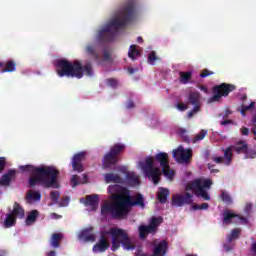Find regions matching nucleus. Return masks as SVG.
Wrapping results in <instances>:
<instances>
[{
    "label": "nucleus",
    "mask_w": 256,
    "mask_h": 256,
    "mask_svg": "<svg viewBox=\"0 0 256 256\" xmlns=\"http://www.w3.org/2000/svg\"><path fill=\"white\" fill-rule=\"evenodd\" d=\"M201 91H205L206 93H207V87H205V86H201Z\"/></svg>",
    "instance_id": "obj_64"
},
{
    "label": "nucleus",
    "mask_w": 256,
    "mask_h": 256,
    "mask_svg": "<svg viewBox=\"0 0 256 256\" xmlns=\"http://www.w3.org/2000/svg\"><path fill=\"white\" fill-rule=\"evenodd\" d=\"M193 77V73L191 72H180V83L183 85H187L189 83V80Z\"/></svg>",
    "instance_id": "obj_34"
},
{
    "label": "nucleus",
    "mask_w": 256,
    "mask_h": 256,
    "mask_svg": "<svg viewBox=\"0 0 256 256\" xmlns=\"http://www.w3.org/2000/svg\"><path fill=\"white\" fill-rule=\"evenodd\" d=\"M139 52L137 50V46L131 45L128 51V57L132 60H135V57H138Z\"/></svg>",
    "instance_id": "obj_37"
},
{
    "label": "nucleus",
    "mask_w": 256,
    "mask_h": 256,
    "mask_svg": "<svg viewBox=\"0 0 256 256\" xmlns=\"http://www.w3.org/2000/svg\"><path fill=\"white\" fill-rule=\"evenodd\" d=\"M63 239L62 233H53L50 239V245L54 249H59L61 247V240Z\"/></svg>",
    "instance_id": "obj_23"
},
{
    "label": "nucleus",
    "mask_w": 256,
    "mask_h": 256,
    "mask_svg": "<svg viewBox=\"0 0 256 256\" xmlns=\"http://www.w3.org/2000/svg\"><path fill=\"white\" fill-rule=\"evenodd\" d=\"M104 179L107 183H123V178L118 174L107 173L105 174Z\"/></svg>",
    "instance_id": "obj_25"
},
{
    "label": "nucleus",
    "mask_w": 256,
    "mask_h": 256,
    "mask_svg": "<svg viewBox=\"0 0 256 256\" xmlns=\"http://www.w3.org/2000/svg\"><path fill=\"white\" fill-rule=\"evenodd\" d=\"M137 42H138V43H143V37L139 36V37L137 38Z\"/></svg>",
    "instance_id": "obj_62"
},
{
    "label": "nucleus",
    "mask_w": 256,
    "mask_h": 256,
    "mask_svg": "<svg viewBox=\"0 0 256 256\" xmlns=\"http://www.w3.org/2000/svg\"><path fill=\"white\" fill-rule=\"evenodd\" d=\"M191 209L193 211L207 210V209H209V203L193 204L191 206Z\"/></svg>",
    "instance_id": "obj_39"
},
{
    "label": "nucleus",
    "mask_w": 256,
    "mask_h": 256,
    "mask_svg": "<svg viewBox=\"0 0 256 256\" xmlns=\"http://www.w3.org/2000/svg\"><path fill=\"white\" fill-rule=\"evenodd\" d=\"M103 59L104 61H109V59H111V53H109V50H104Z\"/></svg>",
    "instance_id": "obj_53"
},
{
    "label": "nucleus",
    "mask_w": 256,
    "mask_h": 256,
    "mask_svg": "<svg viewBox=\"0 0 256 256\" xmlns=\"http://www.w3.org/2000/svg\"><path fill=\"white\" fill-rule=\"evenodd\" d=\"M110 213L114 219H125V211L121 202L113 200L112 204H104L101 207V215H107Z\"/></svg>",
    "instance_id": "obj_8"
},
{
    "label": "nucleus",
    "mask_w": 256,
    "mask_h": 256,
    "mask_svg": "<svg viewBox=\"0 0 256 256\" xmlns=\"http://www.w3.org/2000/svg\"><path fill=\"white\" fill-rule=\"evenodd\" d=\"M6 165H7V162L5 161V158L0 157V173H3V171H5Z\"/></svg>",
    "instance_id": "obj_52"
},
{
    "label": "nucleus",
    "mask_w": 256,
    "mask_h": 256,
    "mask_svg": "<svg viewBox=\"0 0 256 256\" xmlns=\"http://www.w3.org/2000/svg\"><path fill=\"white\" fill-rule=\"evenodd\" d=\"M55 67L56 73L60 77H76V79H82L84 73L88 77H93V66L91 63L83 66L79 60L70 62L67 59H59L56 61Z\"/></svg>",
    "instance_id": "obj_5"
},
{
    "label": "nucleus",
    "mask_w": 256,
    "mask_h": 256,
    "mask_svg": "<svg viewBox=\"0 0 256 256\" xmlns=\"http://www.w3.org/2000/svg\"><path fill=\"white\" fill-rule=\"evenodd\" d=\"M25 199L27 203H31V201H41V192L28 190Z\"/></svg>",
    "instance_id": "obj_24"
},
{
    "label": "nucleus",
    "mask_w": 256,
    "mask_h": 256,
    "mask_svg": "<svg viewBox=\"0 0 256 256\" xmlns=\"http://www.w3.org/2000/svg\"><path fill=\"white\" fill-rule=\"evenodd\" d=\"M106 84L108 85V87H112V89H117L119 81L115 78H108L106 79Z\"/></svg>",
    "instance_id": "obj_40"
},
{
    "label": "nucleus",
    "mask_w": 256,
    "mask_h": 256,
    "mask_svg": "<svg viewBox=\"0 0 256 256\" xmlns=\"http://www.w3.org/2000/svg\"><path fill=\"white\" fill-rule=\"evenodd\" d=\"M224 151L225 165H231L233 161V146H229Z\"/></svg>",
    "instance_id": "obj_28"
},
{
    "label": "nucleus",
    "mask_w": 256,
    "mask_h": 256,
    "mask_svg": "<svg viewBox=\"0 0 256 256\" xmlns=\"http://www.w3.org/2000/svg\"><path fill=\"white\" fill-rule=\"evenodd\" d=\"M221 199L223 203H226V205H233V198L231 197L230 193H227L225 191H221Z\"/></svg>",
    "instance_id": "obj_35"
},
{
    "label": "nucleus",
    "mask_w": 256,
    "mask_h": 256,
    "mask_svg": "<svg viewBox=\"0 0 256 256\" xmlns=\"http://www.w3.org/2000/svg\"><path fill=\"white\" fill-rule=\"evenodd\" d=\"M163 223V218L162 217H152L151 221L149 223V229H152L155 233L157 231V227Z\"/></svg>",
    "instance_id": "obj_31"
},
{
    "label": "nucleus",
    "mask_w": 256,
    "mask_h": 256,
    "mask_svg": "<svg viewBox=\"0 0 256 256\" xmlns=\"http://www.w3.org/2000/svg\"><path fill=\"white\" fill-rule=\"evenodd\" d=\"M173 157L178 163H189L193 159V150L191 148L184 149L183 146L173 150Z\"/></svg>",
    "instance_id": "obj_12"
},
{
    "label": "nucleus",
    "mask_w": 256,
    "mask_h": 256,
    "mask_svg": "<svg viewBox=\"0 0 256 256\" xmlns=\"http://www.w3.org/2000/svg\"><path fill=\"white\" fill-rule=\"evenodd\" d=\"M133 201V196L129 193L128 196L126 197L125 201L122 204V207L124 209V215L127 217L129 215V212L131 211V207H141L142 209L145 208V200L143 199L142 194H137L134 197Z\"/></svg>",
    "instance_id": "obj_11"
},
{
    "label": "nucleus",
    "mask_w": 256,
    "mask_h": 256,
    "mask_svg": "<svg viewBox=\"0 0 256 256\" xmlns=\"http://www.w3.org/2000/svg\"><path fill=\"white\" fill-rule=\"evenodd\" d=\"M52 216H53L55 219H61V215H58L57 213H52Z\"/></svg>",
    "instance_id": "obj_60"
},
{
    "label": "nucleus",
    "mask_w": 256,
    "mask_h": 256,
    "mask_svg": "<svg viewBox=\"0 0 256 256\" xmlns=\"http://www.w3.org/2000/svg\"><path fill=\"white\" fill-rule=\"evenodd\" d=\"M155 61H157V53H155V51H151L148 54V63L150 65H155Z\"/></svg>",
    "instance_id": "obj_44"
},
{
    "label": "nucleus",
    "mask_w": 256,
    "mask_h": 256,
    "mask_svg": "<svg viewBox=\"0 0 256 256\" xmlns=\"http://www.w3.org/2000/svg\"><path fill=\"white\" fill-rule=\"evenodd\" d=\"M78 237L83 241H86V242L90 241L91 243H93V241H95V234H93V227L83 229L80 232Z\"/></svg>",
    "instance_id": "obj_17"
},
{
    "label": "nucleus",
    "mask_w": 256,
    "mask_h": 256,
    "mask_svg": "<svg viewBox=\"0 0 256 256\" xmlns=\"http://www.w3.org/2000/svg\"><path fill=\"white\" fill-rule=\"evenodd\" d=\"M188 103L194 107H201V94L197 91L190 92L188 95Z\"/></svg>",
    "instance_id": "obj_19"
},
{
    "label": "nucleus",
    "mask_w": 256,
    "mask_h": 256,
    "mask_svg": "<svg viewBox=\"0 0 256 256\" xmlns=\"http://www.w3.org/2000/svg\"><path fill=\"white\" fill-rule=\"evenodd\" d=\"M108 193L112 195L113 201H116V203L120 202V204L123 205L130 192L129 189L121 185L114 184L108 187Z\"/></svg>",
    "instance_id": "obj_10"
},
{
    "label": "nucleus",
    "mask_w": 256,
    "mask_h": 256,
    "mask_svg": "<svg viewBox=\"0 0 256 256\" xmlns=\"http://www.w3.org/2000/svg\"><path fill=\"white\" fill-rule=\"evenodd\" d=\"M133 107H135V103L133 102V100H129L126 104V108L133 109Z\"/></svg>",
    "instance_id": "obj_55"
},
{
    "label": "nucleus",
    "mask_w": 256,
    "mask_h": 256,
    "mask_svg": "<svg viewBox=\"0 0 256 256\" xmlns=\"http://www.w3.org/2000/svg\"><path fill=\"white\" fill-rule=\"evenodd\" d=\"M50 197H51V200L53 201V203L57 204V203H59V199L61 197V194L59 193V191H52L50 193Z\"/></svg>",
    "instance_id": "obj_43"
},
{
    "label": "nucleus",
    "mask_w": 256,
    "mask_h": 256,
    "mask_svg": "<svg viewBox=\"0 0 256 256\" xmlns=\"http://www.w3.org/2000/svg\"><path fill=\"white\" fill-rule=\"evenodd\" d=\"M249 145L247 144V142L240 140L238 141L234 146H232L233 151H235V153H237L238 155H245V153L247 152Z\"/></svg>",
    "instance_id": "obj_21"
},
{
    "label": "nucleus",
    "mask_w": 256,
    "mask_h": 256,
    "mask_svg": "<svg viewBox=\"0 0 256 256\" xmlns=\"http://www.w3.org/2000/svg\"><path fill=\"white\" fill-rule=\"evenodd\" d=\"M136 5L135 1H127L108 22V24L98 32L97 39L100 43H111L115 41L119 29L127 27L135 19Z\"/></svg>",
    "instance_id": "obj_1"
},
{
    "label": "nucleus",
    "mask_w": 256,
    "mask_h": 256,
    "mask_svg": "<svg viewBox=\"0 0 256 256\" xmlns=\"http://www.w3.org/2000/svg\"><path fill=\"white\" fill-rule=\"evenodd\" d=\"M201 111V106H194V108L188 112V119H192L196 113H199Z\"/></svg>",
    "instance_id": "obj_46"
},
{
    "label": "nucleus",
    "mask_w": 256,
    "mask_h": 256,
    "mask_svg": "<svg viewBox=\"0 0 256 256\" xmlns=\"http://www.w3.org/2000/svg\"><path fill=\"white\" fill-rule=\"evenodd\" d=\"M155 160L160 163V167H155ZM155 160L153 157L148 156L144 162H140V167L144 173L146 179H151L155 185H159L161 181V175L167 177V179H173L175 177V172L169 166V154L166 152H160L156 154Z\"/></svg>",
    "instance_id": "obj_4"
},
{
    "label": "nucleus",
    "mask_w": 256,
    "mask_h": 256,
    "mask_svg": "<svg viewBox=\"0 0 256 256\" xmlns=\"http://www.w3.org/2000/svg\"><path fill=\"white\" fill-rule=\"evenodd\" d=\"M20 171L23 173H31L28 180L30 188L35 187L37 183L46 189H59V170L54 166L36 167L31 164L20 166Z\"/></svg>",
    "instance_id": "obj_2"
},
{
    "label": "nucleus",
    "mask_w": 256,
    "mask_h": 256,
    "mask_svg": "<svg viewBox=\"0 0 256 256\" xmlns=\"http://www.w3.org/2000/svg\"><path fill=\"white\" fill-rule=\"evenodd\" d=\"M212 161H214V163H217L218 165H221V163H224L225 165V158L222 156L213 157Z\"/></svg>",
    "instance_id": "obj_47"
},
{
    "label": "nucleus",
    "mask_w": 256,
    "mask_h": 256,
    "mask_svg": "<svg viewBox=\"0 0 256 256\" xmlns=\"http://www.w3.org/2000/svg\"><path fill=\"white\" fill-rule=\"evenodd\" d=\"M86 53L91 55V57H93L96 61L99 59V54L95 51V47H93V45H88L86 47Z\"/></svg>",
    "instance_id": "obj_38"
},
{
    "label": "nucleus",
    "mask_w": 256,
    "mask_h": 256,
    "mask_svg": "<svg viewBox=\"0 0 256 256\" xmlns=\"http://www.w3.org/2000/svg\"><path fill=\"white\" fill-rule=\"evenodd\" d=\"M245 159H255L256 157V150L247 148L245 152Z\"/></svg>",
    "instance_id": "obj_45"
},
{
    "label": "nucleus",
    "mask_w": 256,
    "mask_h": 256,
    "mask_svg": "<svg viewBox=\"0 0 256 256\" xmlns=\"http://www.w3.org/2000/svg\"><path fill=\"white\" fill-rule=\"evenodd\" d=\"M165 253H167V241L162 240L155 246L152 256H165Z\"/></svg>",
    "instance_id": "obj_20"
},
{
    "label": "nucleus",
    "mask_w": 256,
    "mask_h": 256,
    "mask_svg": "<svg viewBox=\"0 0 256 256\" xmlns=\"http://www.w3.org/2000/svg\"><path fill=\"white\" fill-rule=\"evenodd\" d=\"M85 152H79L73 156L72 159V169L78 173H83V161L85 160Z\"/></svg>",
    "instance_id": "obj_15"
},
{
    "label": "nucleus",
    "mask_w": 256,
    "mask_h": 256,
    "mask_svg": "<svg viewBox=\"0 0 256 256\" xmlns=\"http://www.w3.org/2000/svg\"><path fill=\"white\" fill-rule=\"evenodd\" d=\"M156 197L159 203H162V204L167 203V198L169 197V190L163 187L159 188V192Z\"/></svg>",
    "instance_id": "obj_26"
},
{
    "label": "nucleus",
    "mask_w": 256,
    "mask_h": 256,
    "mask_svg": "<svg viewBox=\"0 0 256 256\" xmlns=\"http://www.w3.org/2000/svg\"><path fill=\"white\" fill-rule=\"evenodd\" d=\"M58 204L59 207H67V205H69V197H64Z\"/></svg>",
    "instance_id": "obj_50"
},
{
    "label": "nucleus",
    "mask_w": 256,
    "mask_h": 256,
    "mask_svg": "<svg viewBox=\"0 0 256 256\" xmlns=\"http://www.w3.org/2000/svg\"><path fill=\"white\" fill-rule=\"evenodd\" d=\"M17 69V63L15 60H9L6 62L5 67L2 69V73H13Z\"/></svg>",
    "instance_id": "obj_30"
},
{
    "label": "nucleus",
    "mask_w": 256,
    "mask_h": 256,
    "mask_svg": "<svg viewBox=\"0 0 256 256\" xmlns=\"http://www.w3.org/2000/svg\"><path fill=\"white\" fill-rule=\"evenodd\" d=\"M253 107H255V102H251L250 105H248V106L242 105L241 111H240L241 115L243 117H245L247 111H251V109H253Z\"/></svg>",
    "instance_id": "obj_41"
},
{
    "label": "nucleus",
    "mask_w": 256,
    "mask_h": 256,
    "mask_svg": "<svg viewBox=\"0 0 256 256\" xmlns=\"http://www.w3.org/2000/svg\"><path fill=\"white\" fill-rule=\"evenodd\" d=\"M47 256H57V253L54 250H51L46 253Z\"/></svg>",
    "instance_id": "obj_57"
},
{
    "label": "nucleus",
    "mask_w": 256,
    "mask_h": 256,
    "mask_svg": "<svg viewBox=\"0 0 256 256\" xmlns=\"http://www.w3.org/2000/svg\"><path fill=\"white\" fill-rule=\"evenodd\" d=\"M252 208H253V205L251 203H247L245 206V213H249Z\"/></svg>",
    "instance_id": "obj_56"
},
{
    "label": "nucleus",
    "mask_w": 256,
    "mask_h": 256,
    "mask_svg": "<svg viewBox=\"0 0 256 256\" xmlns=\"http://www.w3.org/2000/svg\"><path fill=\"white\" fill-rule=\"evenodd\" d=\"M240 133H241V135L247 137V135H249V128L243 126V127L240 129Z\"/></svg>",
    "instance_id": "obj_54"
},
{
    "label": "nucleus",
    "mask_w": 256,
    "mask_h": 256,
    "mask_svg": "<svg viewBox=\"0 0 256 256\" xmlns=\"http://www.w3.org/2000/svg\"><path fill=\"white\" fill-rule=\"evenodd\" d=\"M11 214L17 219H24L25 218V209L21 207V205L17 202L13 205V210Z\"/></svg>",
    "instance_id": "obj_22"
},
{
    "label": "nucleus",
    "mask_w": 256,
    "mask_h": 256,
    "mask_svg": "<svg viewBox=\"0 0 256 256\" xmlns=\"http://www.w3.org/2000/svg\"><path fill=\"white\" fill-rule=\"evenodd\" d=\"M193 203V194L186 192L184 195H174L172 197V205L174 207H183V205H191Z\"/></svg>",
    "instance_id": "obj_14"
},
{
    "label": "nucleus",
    "mask_w": 256,
    "mask_h": 256,
    "mask_svg": "<svg viewBox=\"0 0 256 256\" xmlns=\"http://www.w3.org/2000/svg\"><path fill=\"white\" fill-rule=\"evenodd\" d=\"M84 205L86 207H91L92 211H97V208L99 207V195L92 194V195L86 196Z\"/></svg>",
    "instance_id": "obj_16"
},
{
    "label": "nucleus",
    "mask_w": 256,
    "mask_h": 256,
    "mask_svg": "<svg viewBox=\"0 0 256 256\" xmlns=\"http://www.w3.org/2000/svg\"><path fill=\"white\" fill-rule=\"evenodd\" d=\"M223 223L224 225H231V223H244L247 224V218L235 214L231 210H224L223 212Z\"/></svg>",
    "instance_id": "obj_13"
},
{
    "label": "nucleus",
    "mask_w": 256,
    "mask_h": 256,
    "mask_svg": "<svg viewBox=\"0 0 256 256\" xmlns=\"http://www.w3.org/2000/svg\"><path fill=\"white\" fill-rule=\"evenodd\" d=\"M179 133H180V135H185V133H187V130H185V129H180V130H179Z\"/></svg>",
    "instance_id": "obj_61"
},
{
    "label": "nucleus",
    "mask_w": 256,
    "mask_h": 256,
    "mask_svg": "<svg viewBox=\"0 0 256 256\" xmlns=\"http://www.w3.org/2000/svg\"><path fill=\"white\" fill-rule=\"evenodd\" d=\"M231 123V120H224L221 122V125H229Z\"/></svg>",
    "instance_id": "obj_58"
},
{
    "label": "nucleus",
    "mask_w": 256,
    "mask_h": 256,
    "mask_svg": "<svg viewBox=\"0 0 256 256\" xmlns=\"http://www.w3.org/2000/svg\"><path fill=\"white\" fill-rule=\"evenodd\" d=\"M128 73L130 75H133V73H135V69L134 68H128Z\"/></svg>",
    "instance_id": "obj_59"
},
{
    "label": "nucleus",
    "mask_w": 256,
    "mask_h": 256,
    "mask_svg": "<svg viewBox=\"0 0 256 256\" xmlns=\"http://www.w3.org/2000/svg\"><path fill=\"white\" fill-rule=\"evenodd\" d=\"M209 75H214V72L213 71H209L208 69H204V70H202V72L200 74V77L202 79H205V77H209Z\"/></svg>",
    "instance_id": "obj_48"
},
{
    "label": "nucleus",
    "mask_w": 256,
    "mask_h": 256,
    "mask_svg": "<svg viewBox=\"0 0 256 256\" xmlns=\"http://www.w3.org/2000/svg\"><path fill=\"white\" fill-rule=\"evenodd\" d=\"M80 178L77 175H73L71 178L72 187L75 188L77 185H79Z\"/></svg>",
    "instance_id": "obj_49"
},
{
    "label": "nucleus",
    "mask_w": 256,
    "mask_h": 256,
    "mask_svg": "<svg viewBox=\"0 0 256 256\" xmlns=\"http://www.w3.org/2000/svg\"><path fill=\"white\" fill-rule=\"evenodd\" d=\"M237 89L235 84L222 83L220 85H215L212 88L213 96L210 98V101H219L221 97H229V93H233Z\"/></svg>",
    "instance_id": "obj_9"
},
{
    "label": "nucleus",
    "mask_w": 256,
    "mask_h": 256,
    "mask_svg": "<svg viewBox=\"0 0 256 256\" xmlns=\"http://www.w3.org/2000/svg\"><path fill=\"white\" fill-rule=\"evenodd\" d=\"M213 181L211 179L197 178L192 182H189L186 186V191H193L196 197H201L204 201H211V196L207 191L211 189Z\"/></svg>",
    "instance_id": "obj_6"
},
{
    "label": "nucleus",
    "mask_w": 256,
    "mask_h": 256,
    "mask_svg": "<svg viewBox=\"0 0 256 256\" xmlns=\"http://www.w3.org/2000/svg\"><path fill=\"white\" fill-rule=\"evenodd\" d=\"M205 135H207V131L201 130L193 139V143H197V141H203L205 139Z\"/></svg>",
    "instance_id": "obj_42"
},
{
    "label": "nucleus",
    "mask_w": 256,
    "mask_h": 256,
    "mask_svg": "<svg viewBox=\"0 0 256 256\" xmlns=\"http://www.w3.org/2000/svg\"><path fill=\"white\" fill-rule=\"evenodd\" d=\"M37 217H39V211L32 210L26 218V225H33L37 221Z\"/></svg>",
    "instance_id": "obj_33"
},
{
    "label": "nucleus",
    "mask_w": 256,
    "mask_h": 256,
    "mask_svg": "<svg viewBox=\"0 0 256 256\" xmlns=\"http://www.w3.org/2000/svg\"><path fill=\"white\" fill-rule=\"evenodd\" d=\"M17 223V218L12 215L11 213L7 214L5 220H4V227L6 229H9V227H13Z\"/></svg>",
    "instance_id": "obj_32"
},
{
    "label": "nucleus",
    "mask_w": 256,
    "mask_h": 256,
    "mask_svg": "<svg viewBox=\"0 0 256 256\" xmlns=\"http://www.w3.org/2000/svg\"><path fill=\"white\" fill-rule=\"evenodd\" d=\"M239 235H241V229L239 228H234L230 235L228 236V243H231V241L235 239H239Z\"/></svg>",
    "instance_id": "obj_36"
},
{
    "label": "nucleus",
    "mask_w": 256,
    "mask_h": 256,
    "mask_svg": "<svg viewBox=\"0 0 256 256\" xmlns=\"http://www.w3.org/2000/svg\"><path fill=\"white\" fill-rule=\"evenodd\" d=\"M252 133L255 136V140H256V126L254 128H252Z\"/></svg>",
    "instance_id": "obj_63"
},
{
    "label": "nucleus",
    "mask_w": 256,
    "mask_h": 256,
    "mask_svg": "<svg viewBox=\"0 0 256 256\" xmlns=\"http://www.w3.org/2000/svg\"><path fill=\"white\" fill-rule=\"evenodd\" d=\"M176 108L178 109V111H187V109H189V106L180 102L176 105Z\"/></svg>",
    "instance_id": "obj_51"
},
{
    "label": "nucleus",
    "mask_w": 256,
    "mask_h": 256,
    "mask_svg": "<svg viewBox=\"0 0 256 256\" xmlns=\"http://www.w3.org/2000/svg\"><path fill=\"white\" fill-rule=\"evenodd\" d=\"M123 151H125V144H114L109 152L104 155L102 162L103 169H111L113 165H117V163H119V155H121Z\"/></svg>",
    "instance_id": "obj_7"
},
{
    "label": "nucleus",
    "mask_w": 256,
    "mask_h": 256,
    "mask_svg": "<svg viewBox=\"0 0 256 256\" xmlns=\"http://www.w3.org/2000/svg\"><path fill=\"white\" fill-rule=\"evenodd\" d=\"M126 181H128L129 185L135 187V185H139V176L135 175V172H127L126 173Z\"/></svg>",
    "instance_id": "obj_27"
},
{
    "label": "nucleus",
    "mask_w": 256,
    "mask_h": 256,
    "mask_svg": "<svg viewBox=\"0 0 256 256\" xmlns=\"http://www.w3.org/2000/svg\"><path fill=\"white\" fill-rule=\"evenodd\" d=\"M16 173V170H8V172L1 177L0 185H3L4 187L11 185V181L15 178Z\"/></svg>",
    "instance_id": "obj_18"
},
{
    "label": "nucleus",
    "mask_w": 256,
    "mask_h": 256,
    "mask_svg": "<svg viewBox=\"0 0 256 256\" xmlns=\"http://www.w3.org/2000/svg\"><path fill=\"white\" fill-rule=\"evenodd\" d=\"M106 235L111 236L112 246ZM121 245L126 251H133V249H135V245L131 242L127 231L119 227H111L108 231L101 233L100 239L93 246V251L94 253H105V251L111 247V251L115 252L121 248Z\"/></svg>",
    "instance_id": "obj_3"
},
{
    "label": "nucleus",
    "mask_w": 256,
    "mask_h": 256,
    "mask_svg": "<svg viewBox=\"0 0 256 256\" xmlns=\"http://www.w3.org/2000/svg\"><path fill=\"white\" fill-rule=\"evenodd\" d=\"M138 231H139L140 239H147V235H149V233H155L152 229L149 228V225L139 226Z\"/></svg>",
    "instance_id": "obj_29"
}]
</instances>
